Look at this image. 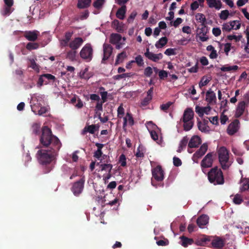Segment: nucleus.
<instances>
[{"label":"nucleus","mask_w":249,"mask_h":249,"mask_svg":"<svg viewBox=\"0 0 249 249\" xmlns=\"http://www.w3.org/2000/svg\"><path fill=\"white\" fill-rule=\"evenodd\" d=\"M39 140L45 149L39 150L36 153V157L40 164L47 166L57 155L61 143L57 137L53 135L51 129L47 126L42 127Z\"/></svg>","instance_id":"obj_1"},{"label":"nucleus","mask_w":249,"mask_h":249,"mask_svg":"<svg viewBox=\"0 0 249 249\" xmlns=\"http://www.w3.org/2000/svg\"><path fill=\"white\" fill-rule=\"evenodd\" d=\"M211 241V245L213 248L221 249L225 244V240L216 236L214 238L204 236L197 240L196 244L197 245L204 246L207 242Z\"/></svg>","instance_id":"obj_2"},{"label":"nucleus","mask_w":249,"mask_h":249,"mask_svg":"<svg viewBox=\"0 0 249 249\" xmlns=\"http://www.w3.org/2000/svg\"><path fill=\"white\" fill-rule=\"evenodd\" d=\"M209 181L214 185H222L224 183L223 174L217 166L212 168L208 173Z\"/></svg>","instance_id":"obj_3"},{"label":"nucleus","mask_w":249,"mask_h":249,"mask_svg":"<svg viewBox=\"0 0 249 249\" xmlns=\"http://www.w3.org/2000/svg\"><path fill=\"white\" fill-rule=\"evenodd\" d=\"M219 161L223 170H227L231 163L229 161V153L227 149L224 147H221L218 151Z\"/></svg>","instance_id":"obj_4"},{"label":"nucleus","mask_w":249,"mask_h":249,"mask_svg":"<svg viewBox=\"0 0 249 249\" xmlns=\"http://www.w3.org/2000/svg\"><path fill=\"white\" fill-rule=\"evenodd\" d=\"M93 50L91 45L89 43L86 44L81 49L80 52V56L83 59L87 62L90 61L93 57Z\"/></svg>","instance_id":"obj_5"},{"label":"nucleus","mask_w":249,"mask_h":249,"mask_svg":"<svg viewBox=\"0 0 249 249\" xmlns=\"http://www.w3.org/2000/svg\"><path fill=\"white\" fill-rule=\"evenodd\" d=\"M208 146L206 143L202 144L200 147L193 154L192 160L194 162L198 163V159L205 155L208 150Z\"/></svg>","instance_id":"obj_6"},{"label":"nucleus","mask_w":249,"mask_h":249,"mask_svg":"<svg viewBox=\"0 0 249 249\" xmlns=\"http://www.w3.org/2000/svg\"><path fill=\"white\" fill-rule=\"evenodd\" d=\"M214 155L213 152H210L204 157L200 163L202 168H210L212 166L213 162V156Z\"/></svg>","instance_id":"obj_7"},{"label":"nucleus","mask_w":249,"mask_h":249,"mask_svg":"<svg viewBox=\"0 0 249 249\" xmlns=\"http://www.w3.org/2000/svg\"><path fill=\"white\" fill-rule=\"evenodd\" d=\"M84 182L85 180L81 178L73 183L71 190L75 196H78L82 193L84 188Z\"/></svg>","instance_id":"obj_8"},{"label":"nucleus","mask_w":249,"mask_h":249,"mask_svg":"<svg viewBox=\"0 0 249 249\" xmlns=\"http://www.w3.org/2000/svg\"><path fill=\"white\" fill-rule=\"evenodd\" d=\"M199 27L198 28L199 31V38L202 42H205L208 40V36H206L209 32L208 27L206 25V23L200 24Z\"/></svg>","instance_id":"obj_9"},{"label":"nucleus","mask_w":249,"mask_h":249,"mask_svg":"<svg viewBox=\"0 0 249 249\" xmlns=\"http://www.w3.org/2000/svg\"><path fill=\"white\" fill-rule=\"evenodd\" d=\"M153 178L158 181H162L164 178V172L160 165L157 166L152 170Z\"/></svg>","instance_id":"obj_10"},{"label":"nucleus","mask_w":249,"mask_h":249,"mask_svg":"<svg viewBox=\"0 0 249 249\" xmlns=\"http://www.w3.org/2000/svg\"><path fill=\"white\" fill-rule=\"evenodd\" d=\"M4 7L1 12L3 16H7L12 12V7L14 4V0H3Z\"/></svg>","instance_id":"obj_11"},{"label":"nucleus","mask_w":249,"mask_h":249,"mask_svg":"<svg viewBox=\"0 0 249 249\" xmlns=\"http://www.w3.org/2000/svg\"><path fill=\"white\" fill-rule=\"evenodd\" d=\"M144 55L148 59L155 62H158L159 60L161 59L163 57V55L161 53L155 54L150 52L149 48H146Z\"/></svg>","instance_id":"obj_12"},{"label":"nucleus","mask_w":249,"mask_h":249,"mask_svg":"<svg viewBox=\"0 0 249 249\" xmlns=\"http://www.w3.org/2000/svg\"><path fill=\"white\" fill-rule=\"evenodd\" d=\"M201 140L199 136L197 135L193 136L188 142V152L190 153H192V152L190 151L189 148L198 147V146L201 144Z\"/></svg>","instance_id":"obj_13"},{"label":"nucleus","mask_w":249,"mask_h":249,"mask_svg":"<svg viewBox=\"0 0 249 249\" xmlns=\"http://www.w3.org/2000/svg\"><path fill=\"white\" fill-rule=\"evenodd\" d=\"M84 43V39L81 37H75L69 43V47L72 50H77Z\"/></svg>","instance_id":"obj_14"},{"label":"nucleus","mask_w":249,"mask_h":249,"mask_svg":"<svg viewBox=\"0 0 249 249\" xmlns=\"http://www.w3.org/2000/svg\"><path fill=\"white\" fill-rule=\"evenodd\" d=\"M239 121L237 119L234 120L228 126L227 133L230 135H233L237 132L239 127Z\"/></svg>","instance_id":"obj_15"},{"label":"nucleus","mask_w":249,"mask_h":249,"mask_svg":"<svg viewBox=\"0 0 249 249\" xmlns=\"http://www.w3.org/2000/svg\"><path fill=\"white\" fill-rule=\"evenodd\" d=\"M194 113L193 109L191 108H186L183 113V115L181 119V121L183 123H186L187 121H192L194 118Z\"/></svg>","instance_id":"obj_16"},{"label":"nucleus","mask_w":249,"mask_h":249,"mask_svg":"<svg viewBox=\"0 0 249 249\" xmlns=\"http://www.w3.org/2000/svg\"><path fill=\"white\" fill-rule=\"evenodd\" d=\"M206 101L209 105H213L216 103V94L211 89L208 90L206 93Z\"/></svg>","instance_id":"obj_17"},{"label":"nucleus","mask_w":249,"mask_h":249,"mask_svg":"<svg viewBox=\"0 0 249 249\" xmlns=\"http://www.w3.org/2000/svg\"><path fill=\"white\" fill-rule=\"evenodd\" d=\"M245 108L246 103L244 101L239 102L236 108L235 117L236 118H239L241 116L244 112Z\"/></svg>","instance_id":"obj_18"},{"label":"nucleus","mask_w":249,"mask_h":249,"mask_svg":"<svg viewBox=\"0 0 249 249\" xmlns=\"http://www.w3.org/2000/svg\"><path fill=\"white\" fill-rule=\"evenodd\" d=\"M112 50L113 48L110 45H104V56L102 60V63L109 58L112 53Z\"/></svg>","instance_id":"obj_19"},{"label":"nucleus","mask_w":249,"mask_h":249,"mask_svg":"<svg viewBox=\"0 0 249 249\" xmlns=\"http://www.w3.org/2000/svg\"><path fill=\"white\" fill-rule=\"evenodd\" d=\"M153 87H151L147 91V96L145 97L141 102V105L143 107H145L147 106L150 102L152 99V94L153 92Z\"/></svg>","instance_id":"obj_20"},{"label":"nucleus","mask_w":249,"mask_h":249,"mask_svg":"<svg viewBox=\"0 0 249 249\" xmlns=\"http://www.w3.org/2000/svg\"><path fill=\"white\" fill-rule=\"evenodd\" d=\"M111 26L118 33H122L124 31V24L117 19H115L112 22Z\"/></svg>","instance_id":"obj_21"},{"label":"nucleus","mask_w":249,"mask_h":249,"mask_svg":"<svg viewBox=\"0 0 249 249\" xmlns=\"http://www.w3.org/2000/svg\"><path fill=\"white\" fill-rule=\"evenodd\" d=\"M209 218L205 214H202L198 217L196 220V223L198 226L202 228L203 226L206 225L209 222Z\"/></svg>","instance_id":"obj_22"},{"label":"nucleus","mask_w":249,"mask_h":249,"mask_svg":"<svg viewBox=\"0 0 249 249\" xmlns=\"http://www.w3.org/2000/svg\"><path fill=\"white\" fill-rule=\"evenodd\" d=\"M206 2L209 7L214 8L217 10H219L222 7V3L220 0H206Z\"/></svg>","instance_id":"obj_23"},{"label":"nucleus","mask_w":249,"mask_h":249,"mask_svg":"<svg viewBox=\"0 0 249 249\" xmlns=\"http://www.w3.org/2000/svg\"><path fill=\"white\" fill-rule=\"evenodd\" d=\"M98 129L99 126H97L95 124L86 126L82 131V134L85 135L87 132L93 134L95 133V131L98 130Z\"/></svg>","instance_id":"obj_24"},{"label":"nucleus","mask_w":249,"mask_h":249,"mask_svg":"<svg viewBox=\"0 0 249 249\" xmlns=\"http://www.w3.org/2000/svg\"><path fill=\"white\" fill-rule=\"evenodd\" d=\"M38 32L36 31H26L24 34V37L29 41H35L37 38Z\"/></svg>","instance_id":"obj_25"},{"label":"nucleus","mask_w":249,"mask_h":249,"mask_svg":"<svg viewBox=\"0 0 249 249\" xmlns=\"http://www.w3.org/2000/svg\"><path fill=\"white\" fill-rule=\"evenodd\" d=\"M126 12V6L123 5L116 12V16L120 19H124Z\"/></svg>","instance_id":"obj_26"},{"label":"nucleus","mask_w":249,"mask_h":249,"mask_svg":"<svg viewBox=\"0 0 249 249\" xmlns=\"http://www.w3.org/2000/svg\"><path fill=\"white\" fill-rule=\"evenodd\" d=\"M188 140L189 138L187 136H184L182 139L179 142L178 148L177 151L178 153H180L185 148L187 143H188Z\"/></svg>","instance_id":"obj_27"},{"label":"nucleus","mask_w":249,"mask_h":249,"mask_svg":"<svg viewBox=\"0 0 249 249\" xmlns=\"http://www.w3.org/2000/svg\"><path fill=\"white\" fill-rule=\"evenodd\" d=\"M91 3V0H78L77 6L79 9H84L89 7Z\"/></svg>","instance_id":"obj_28"},{"label":"nucleus","mask_w":249,"mask_h":249,"mask_svg":"<svg viewBox=\"0 0 249 249\" xmlns=\"http://www.w3.org/2000/svg\"><path fill=\"white\" fill-rule=\"evenodd\" d=\"M100 162H97V165H99L100 168L101 169V171H105L106 172L109 173L111 172V170L113 167V165L110 163H100Z\"/></svg>","instance_id":"obj_29"},{"label":"nucleus","mask_w":249,"mask_h":249,"mask_svg":"<svg viewBox=\"0 0 249 249\" xmlns=\"http://www.w3.org/2000/svg\"><path fill=\"white\" fill-rule=\"evenodd\" d=\"M122 37L121 35L117 33H112L110 35V42L111 44H117L120 42Z\"/></svg>","instance_id":"obj_30"},{"label":"nucleus","mask_w":249,"mask_h":249,"mask_svg":"<svg viewBox=\"0 0 249 249\" xmlns=\"http://www.w3.org/2000/svg\"><path fill=\"white\" fill-rule=\"evenodd\" d=\"M145 151L146 149L145 147L142 144H140L137 149L135 156L137 158H143L144 156Z\"/></svg>","instance_id":"obj_31"},{"label":"nucleus","mask_w":249,"mask_h":249,"mask_svg":"<svg viewBox=\"0 0 249 249\" xmlns=\"http://www.w3.org/2000/svg\"><path fill=\"white\" fill-rule=\"evenodd\" d=\"M181 241V245L184 247H187L188 245H192L194 243L192 238H188L185 236H182L180 237Z\"/></svg>","instance_id":"obj_32"},{"label":"nucleus","mask_w":249,"mask_h":249,"mask_svg":"<svg viewBox=\"0 0 249 249\" xmlns=\"http://www.w3.org/2000/svg\"><path fill=\"white\" fill-rule=\"evenodd\" d=\"M168 39L166 37H162L155 44V47L157 49L163 47L167 43Z\"/></svg>","instance_id":"obj_33"},{"label":"nucleus","mask_w":249,"mask_h":249,"mask_svg":"<svg viewBox=\"0 0 249 249\" xmlns=\"http://www.w3.org/2000/svg\"><path fill=\"white\" fill-rule=\"evenodd\" d=\"M76 54L77 51L76 50L71 49L67 52L66 58L71 61H73L76 60Z\"/></svg>","instance_id":"obj_34"},{"label":"nucleus","mask_w":249,"mask_h":249,"mask_svg":"<svg viewBox=\"0 0 249 249\" xmlns=\"http://www.w3.org/2000/svg\"><path fill=\"white\" fill-rule=\"evenodd\" d=\"M198 129L202 132L208 133L210 131L209 127L205 123H202L200 121L197 123Z\"/></svg>","instance_id":"obj_35"},{"label":"nucleus","mask_w":249,"mask_h":249,"mask_svg":"<svg viewBox=\"0 0 249 249\" xmlns=\"http://www.w3.org/2000/svg\"><path fill=\"white\" fill-rule=\"evenodd\" d=\"M239 69V67L237 65H234L232 66H229L228 65H225L220 68V70L222 71H237Z\"/></svg>","instance_id":"obj_36"},{"label":"nucleus","mask_w":249,"mask_h":249,"mask_svg":"<svg viewBox=\"0 0 249 249\" xmlns=\"http://www.w3.org/2000/svg\"><path fill=\"white\" fill-rule=\"evenodd\" d=\"M211 80L210 78H207L206 76H203L199 82V87L201 89L203 86L207 85Z\"/></svg>","instance_id":"obj_37"},{"label":"nucleus","mask_w":249,"mask_h":249,"mask_svg":"<svg viewBox=\"0 0 249 249\" xmlns=\"http://www.w3.org/2000/svg\"><path fill=\"white\" fill-rule=\"evenodd\" d=\"M196 19L197 21L201 22V24L206 23V19L204 15L202 13H197L195 16Z\"/></svg>","instance_id":"obj_38"},{"label":"nucleus","mask_w":249,"mask_h":249,"mask_svg":"<svg viewBox=\"0 0 249 249\" xmlns=\"http://www.w3.org/2000/svg\"><path fill=\"white\" fill-rule=\"evenodd\" d=\"M39 47V45L37 43L29 42L27 44L26 48L27 50L31 51L36 49Z\"/></svg>","instance_id":"obj_39"},{"label":"nucleus","mask_w":249,"mask_h":249,"mask_svg":"<svg viewBox=\"0 0 249 249\" xmlns=\"http://www.w3.org/2000/svg\"><path fill=\"white\" fill-rule=\"evenodd\" d=\"M33 133L36 135H38L40 132V125L37 123H34L32 126Z\"/></svg>","instance_id":"obj_40"},{"label":"nucleus","mask_w":249,"mask_h":249,"mask_svg":"<svg viewBox=\"0 0 249 249\" xmlns=\"http://www.w3.org/2000/svg\"><path fill=\"white\" fill-rule=\"evenodd\" d=\"M183 129L185 131H189L192 129L194 123L192 121H189L186 123H183Z\"/></svg>","instance_id":"obj_41"},{"label":"nucleus","mask_w":249,"mask_h":249,"mask_svg":"<svg viewBox=\"0 0 249 249\" xmlns=\"http://www.w3.org/2000/svg\"><path fill=\"white\" fill-rule=\"evenodd\" d=\"M242 191L247 190L249 188V179L245 178L242 180Z\"/></svg>","instance_id":"obj_42"},{"label":"nucleus","mask_w":249,"mask_h":249,"mask_svg":"<svg viewBox=\"0 0 249 249\" xmlns=\"http://www.w3.org/2000/svg\"><path fill=\"white\" fill-rule=\"evenodd\" d=\"M30 67L32 68L34 70L39 72V67L37 64L36 63L35 60L32 59L30 60Z\"/></svg>","instance_id":"obj_43"},{"label":"nucleus","mask_w":249,"mask_h":249,"mask_svg":"<svg viewBox=\"0 0 249 249\" xmlns=\"http://www.w3.org/2000/svg\"><path fill=\"white\" fill-rule=\"evenodd\" d=\"M230 24L231 25L232 29L238 30L240 27L241 24L238 20H233L229 22Z\"/></svg>","instance_id":"obj_44"},{"label":"nucleus","mask_w":249,"mask_h":249,"mask_svg":"<svg viewBox=\"0 0 249 249\" xmlns=\"http://www.w3.org/2000/svg\"><path fill=\"white\" fill-rule=\"evenodd\" d=\"M105 0H96L93 3V6L96 9H100L104 4Z\"/></svg>","instance_id":"obj_45"},{"label":"nucleus","mask_w":249,"mask_h":249,"mask_svg":"<svg viewBox=\"0 0 249 249\" xmlns=\"http://www.w3.org/2000/svg\"><path fill=\"white\" fill-rule=\"evenodd\" d=\"M242 37V35H238V36H235V35H229L227 36V38L229 40H232L233 39L235 40V41L236 42H239L241 38Z\"/></svg>","instance_id":"obj_46"},{"label":"nucleus","mask_w":249,"mask_h":249,"mask_svg":"<svg viewBox=\"0 0 249 249\" xmlns=\"http://www.w3.org/2000/svg\"><path fill=\"white\" fill-rule=\"evenodd\" d=\"M243 201L241 196L239 194H236L233 199V201L235 204H240Z\"/></svg>","instance_id":"obj_47"},{"label":"nucleus","mask_w":249,"mask_h":249,"mask_svg":"<svg viewBox=\"0 0 249 249\" xmlns=\"http://www.w3.org/2000/svg\"><path fill=\"white\" fill-rule=\"evenodd\" d=\"M229 15V11L227 10H223L219 15V18L222 20H226Z\"/></svg>","instance_id":"obj_48"},{"label":"nucleus","mask_w":249,"mask_h":249,"mask_svg":"<svg viewBox=\"0 0 249 249\" xmlns=\"http://www.w3.org/2000/svg\"><path fill=\"white\" fill-rule=\"evenodd\" d=\"M124 114V109L121 104L118 108L117 109V116L118 118H121L123 117Z\"/></svg>","instance_id":"obj_49"},{"label":"nucleus","mask_w":249,"mask_h":249,"mask_svg":"<svg viewBox=\"0 0 249 249\" xmlns=\"http://www.w3.org/2000/svg\"><path fill=\"white\" fill-rule=\"evenodd\" d=\"M191 41V38L182 37L178 41V44L180 45H186Z\"/></svg>","instance_id":"obj_50"},{"label":"nucleus","mask_w":249,"mask_h":249,"mask_svg":"<svg viewBox=\"0 0 249 249\" xmlns=\"http://www.w3.org/2000/svg\"><path fill=\"white\" fill-rule=\"evenodd\" d=\"M125 117H127V121L129 125L132 126L134 124V119L130 113L127 112Z\"/></svg>","instance_id":"obj_51"},{"label":"nucleus","mask_w":249,"mask_h":249,"mask_svg":"<svg viewBox=\"0 0 249 249\" xmlns=\"http://www.w3.org/2000/svg\"><path fill=\"white\" fill-rule=\"evenodd\" d=\"M126 56V53L124 52H123L120 53H119L116 58L115 64L117 65L119 63L120 59H123ZM121 60V61H122Z\"/></svg>","instance_id":"obj_52"},{"label":"nucleus","mask_w":249,"mask_h":249,"mask_svg":"<svg viewBox=\"0 0 249 249\" xmlns=\"http://www.w3.org/2000/svg\"><path fill=\"white\" fill-rule=\"evenodd\" d=\"M130 76V73H124L121 74L116 75L114 76V78L115 80H119L120 79L124 78L125 77H129Z\"/></svg>","instance_id":"obj_53"},{"label":"nucleus","mask_w":249,"mask_h":249,"mask_svg":"<svg viewBox=\"0 0 249 249\" xmlns=\"http://www.w3.org/2000/svg\"><path fill=\"white\" fill-rule=\"evenodd\" d=\"M137 15V13L136 11H132L127 18V22L129 23L133 22Z\"/></svg>","instance_id":"obj_54"},{"label":"nucleus","mask_w":249,"mask_h":249,"mask_svg":"<svg viewBox=\"0 0 249 249\" xmlns=\"http://www.w3.org/2000/svg\"><path fill=\"white\" fill-rule=\"evenodd\" d=\"M183 21V20L180 18H178L174 21L173 22L172 21L170 22V24L171 26H174L175 27H177Z\"/></svg>","instance_id":"obj_55"},{"label":"nucleus","mask_w":249,"mask_h":249,"mask_svg":"<svg viewBox=\"0 0 249 249\" xmlns=\"http://www.w3.org/2000/svg\"><path fill=\"white\" fill-rule=\"evenodd\" d=\"M100 95L101 96V98L102 103H105L107 101V96H109L110 95H108L107 92V91H101L100 92Z\"/></svg>","instance_id":"obj_56"},{"label":"nucleus","mask_w":249,"mask_h":249,"mask_svg":"<svg viewBox=\"0 0 249 249\" xmlns=\"http://www.w3.org/2000/svg\"><path fill=\"white\" fill-rule=\"evenodd\" d=\"M172 104V102H168L166 104H162L161 105H160V108L161 110H162L165 112H166L167 110L169 109V108L171 106Z\"/></svg>","instance_id":"obj_57"},{"label":"nucleus","mask_w":249,"mask_h":249,"mask_svg":"<svg viewBox=\"0 0 249 249\" xmlns=\"http://www.w3.org/2000/svg\"><path fill=\"white\" fill-rule=\"evenodd\" d=\"M164 54L168 55H173L176 54L175 48H168L164 52Z\"/></svg>","instance_id":"obj_58"},{"label":"nucleus","mask_w":249,"mask_h":249,"mask_svg":"<svg viewBox=\"0 0 249 249\" xmlns=\"http://www.w3.org/2000/svg\"><path fill=\"white\" fill-rule=\"evenodd\" d=\"M153 73V69L150 67H146L144 71V74L146 77H150Z\"/></svg>","instance_id":"obj_59"},{"label":"nucleus","mask_w":249,"mask_h":249,"mask_svg":"<svg viewBox=\"0 0 249 249\" xmlns=\"http://www.w3.org/2000/svg\"><path fill=\"white\" fill-rule=\"evenodd\" d=\"M119 162L121 165L123 167H124L126 165V158L124 154H122L119 157Z\"/></svg>","instance_id":"obj_60"},{"label":"nucleus","mask_w":249,"mask_h":249,"mask_svg":"<svg viewBox=\"0 0 249 249\" xmlns=\"http://www.w3.org/2000/svg\"><path fill=\"white\" fill-rule=\"evenodd\" d=\"M31 109H32V111L36 114H37V112L38 110V109H39V108L40 107V104L39 103H37V104H35L33 105H31Z\"/></svg>","instance_id":"obj_61"},{"label":"nucleus","mask_w":249,"mask_h":249,"mask_svg":"<svg viewBox=\"0 0 249 249\" xmlns=\"http://www.w3.org/2000/svg\"><path fill=\"white\" fill-rule=\"evenodd\" d=\"M232 29L231 25L228 23H225L222 25V30L223 32H230Z\"/></svg>","instance_id":"obj_62"},{"label":"nucleus","mask_w":249,"mask_h":249,"mask_svg":"<svg viewBox=\"0 0 249 249\" xmlns=\"http://www.w3.org/2000/svg\"><path fill=\"white\" fill-rule=\"evenodd\" d=\"M135 62L139 66H142L143 64V60L141 55H139L135 58Z\"/></svg>","instance_id":"obj_63"},{"label":"nucleus","mask_w":249,"mask_h":249,"mask_svg":"<svg viewBox=\"0 0 249 249\" xmlns=\"http://www.w3.org/2000/svg\"><path fill=\"white\" fill-rule=\"evenodd\" d=\"M231 44L230 43H227L224 45V52L225 53L226 55H228L230 51L231 48Z\"/></svg>","instance_id":"obj_64"}]
</instances>
